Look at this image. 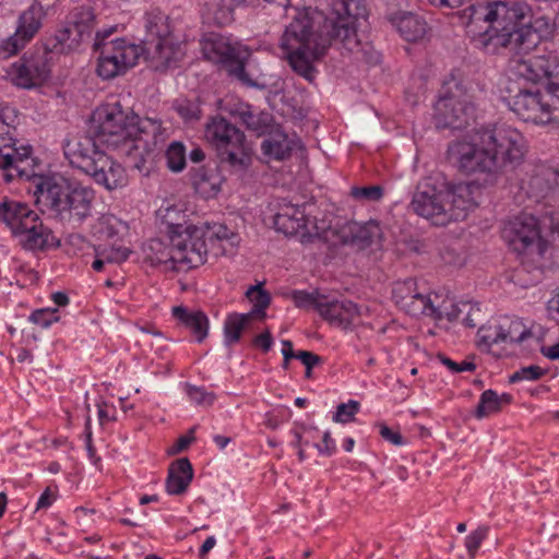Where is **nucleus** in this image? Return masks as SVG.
<instances>
[{
	"instance_id": "f257e3e1",
	"label": "nucleus",
	"mask_w": 559,
	"mask_h": 559,
	"mask_svg": "<svg viewBox=\"0 0 559 559\" xmlns=\"http://www.w3.org/2000/svg\"><path fill=\"white\" fill-rule=\"evenodd\" d=\"M462 24L478 46L490 53L511 55L507 80L522 84L547 80V88L559 91V58L528 56L550 29V19L532 21L531 5L522 0H493L486 5L472 4L461 12Z\"/></svg>"
},
{
	"instance_id": "f03ea898",
	"label": "nucleus",
	"mask_w": 559,
	"mask_h": 559,
	"mask_svg": "<svg viewBox=\"0 0 559 559\" xmlns=\"http://www.w3.org/2000/svg\"><path fill=\"white\" fill-rule=\"evenodd\" d=\"M95 139L74 134L66 139L63 153L70 165L88 175L105 154L96 141L119 151L129 157L138 169H142L146 158L164 143L165 130L159 121L144 118L123 110L119 103L98 107L92 118Z\"/></svg>"
},
{
	"instance_id": "7ed1b4c3",
	"label": "nucleus",
	"mask_w": 559,
	"mask_h": 559,
	"mask_svg": "<svg viewBox=\"0 0 559 559\" xmlns=\"http://www.w3.org/2000/svg\"><path fill=\"white\" fill-rule=\"evenodd\" d=\"M334 13L335 16L328 17L318 10L297 11L282 36L281 46L286 51L289 66L309 82L314 81L317 73L313 61L324 56L333 41H340L348 51L361 55L370 64L380 62V53L368 45L362 46L357 39L355 24L359 17H365L366 12L350 19L355 39L353 44L343 38L344 32L340 36L335 34L341 20L347 17V13L341 7L334 8Z\"/></svg>"
},
{
	"instance_id": "20e7f679",
	"label": "nucleus",
	"mask_w": 559,
	"mask_h": 559,
	"mask_svg": "<svg viewBox=\"0 0 559 559\" xmlns=\"http://www.w3.org/2000/svg\"><path fill=\"white\" fill-rule=\"evenodd\" d=\"M525 140L516 129L501 123L474 129L448 146V159L465 175H487L491 179L525 155Z\"/></svg>"
},
{
	"instance_id": "39448f33",
	"label": "nucleus",
	"mask_w": 559,
	"mask_h": 559,
	"mask_svg": "<svg viewBox=\"0 0 559 559\" xmlns=\"http://www.w3.org/2000/svg\"><path fill=\"white\" fill-rule=\"evenodd\" d=\"M37 201L49 207L63 223L78 227L92 214L94 190L64 177L39 178Z\"/></svg>"
},
{
	"instance_id": "423d86ee",
	"label": "nucleus",
	"mask_w": 559,
	"mask_h": 559,
	"mask_svg": "<svg viewBox=\"0 0 559 559\" xmlns=\"http://www.w3.org/2000/svg\"><path fill=\"white\" fill-rule=\"evenodd\" d=\"M502 236L513 250L526 257V261L513 274L514 283L521 287L538 283L542 278V259L548 243L540 237L537 219L530 214L515 216L506 224Z\"/></svg>"
},
{
	"instance_id": "0eeeda50",
	"label": "nucleus",
	"mask_w": 559,
	"mask_h": 559,
	"mask_svg": "<svg viewBox=\"0 0 559 559\" xmlns=\"http://www.w3.org/2000/svg\"><path fill=\"white\" fill-rule=\"evenodd\" d=\"M502 90L510 109L523 121L559 126V91L542 93L515 80H506Z\"/></svg>"
},
{
	"instance_id": "6e6552de",
	"label": "nucleus",
	"mask_w": 559,
	"mask_h": 559,
	"mask_svg": "<svg viewBox=\"0 0 559 559\" xmlns=\"http://www.w3.org/2000/svg\"><path fill=\"white\" fill-rule=\"evenodd\" d=\"M0 221L11 230L26 250H45L59 246L52 231L26 203L4 200L0 202Z\"/></svg>"
},
{
	"instance_id": "1a4fd4ad",
	"label": "nucleus",
	"mask_w": 559,
	"mask_h": 559,
	"mask_svg": "<svg viewBox=\"0 0 559 559\" xmlns=\"http://www.w3.org/2000/svg\"><path fill=\"white\" fill-rule=\"evenodd\" d=\"M204 138L215 150L218 163L224 169L242 174L251 165L245 133L224 117H213L207 121Z\"/></svg>"
},
{
	"instance_id": "9d476101",
	"label": "nucleus",
	"mask_w": 559,
	"mask_h": 559,
	"mask_svg": "<svg viewBox=\"0 0 559 559\" xmlns=\"http://www.w3.org/2000/svg\"><path fill=\"white\" fill-rule=\"evenodd\" d=\"M200 47L206 60L221 64L231 76L246 85H258L245 70L251 56L246 46L231 41L221 34L209 33L200 40Z\"/></svg>"
},
{
	"instance_id": "9b49d317",
	"label": "nucleus",
	"mask_w": 559,
	"mask_h": 559,
	"mask_svg": "<svg viewBox=\"0 0 559 559\" xmlns=\"http://www.w3.org/2000/svg\"><path fill=\"white\" fill-rule=\"evenodd\" d=\"M14 128L7 121L4 109L0 110V178L5 182L29 180L36 176L29 146H15Z\"/></svg>"
},
{
	"instance_id": "f8f14e48",
	"label": "nucleus",
	"mask_w": 559,
	"mask_h": 559,
	"mask_svg": "<svg viewBox=\"0 0 559 559\" xmlns=\"http://www.w3.org/2000/svg\"><path fill=\"white\" fill-rule=\"evenodd\" d=\"M206 234L203 228L193 225L169 226L177 272H187L205 263L209 253Z\"/></svg>"
},
{
	"instance_id": "ddd939ff",
	"label": "nucleus",
	"mask_w": 559,
	"mask_h": 559,
	"mask_svg": "<svg viewBox=\"0 0 559 559\" xmlns=\"http://www.w3.org/2000/svg\"><path fill=\"white\" fill-rule=\"evenodd\" d=\"M114 28L97 32L95 47L100 48L97 73L103 79L109 80L124 73L129 68L136 64L142 49L140 46L130 44L123 38L105 41Z\"/></svg>"
},
{
	"instance_id": "4468645a",
	"label": "nucleus",
	"mask_w": 559,
	"mask_h": 559,
	"mask_svg": "<svg viewBox=\"0 0 559 559\" xmlns=\"http://www.w3.org/2000/svg\"><path fill=\"white\" fill-rule=\"evenodd\" d=\"M474 116V104L467 91L456 82L449 83L435 106L438 128L462 129Z\"/></svg>"
},
{
	"instance_id": "2eb2a0df",
	"label": "nucleus",
	"mask_w": 559,
	"mask_h": 559,
	"mask_svg": "<svg viewBox=\"0 0 559 559\" xmlns=\"http://www.w3.org/2000/svg\"><path fill=\"white\" fill-rule=\"evenodd\" d=\"M445 197L447 182L426 178L418 183L411 207L436 225H447Z\"/></svg>"
},
{
	"instance_id": "dca6fc26",
	"label": "nucleus",
	"mask_w": 559,
	"mask_h": 559,
	"mask_svg": "<svg viewBox=\"0 0 559 559\" xmlns=\"http://www.w3.org/2000/svg\"><path fill=\"white\" fill-rule=\"evenodd\" d=\"M381 238V228L374 221L367 223L346 222L329 227L322 233V241L331 246H349L362 250L376 243Z\"/></svg>"
},
{
	"instance_id": "f3484780",
	"label": "nucleus",
	"mask_w": 559,
	"mask_h": 559,
	"mask_svg": "<svg viewBox=\"0 0 559 559\" xmlns=\"http://www.w3.org/2000/svg\"><path fill=\"white\" fill-rule=\"evenodd\" d=\"M308 217L304 206L284 203L273 217V224L277 231L286 236L300 235L302 243L322 241V234H312L308 228Z\"/></svg>"
},
{
	"instance_id": "a211bd4d",
	"label": "nucleus",
	"mask_w": 559,
	"mask_h": 559,
	"mask_svg": "<svg viewBox=\"0 0 559 559\" xmlns=\"http://www.w3.org/2000/svg\"><path fill=\"white\" fill-rule=\"evenodd\" d=\"M44 17L43 8L32 4L19 17L15 33L0 44V56L9 58L21 50L39 31Z\"/></svg>"
},
{
	"instance_id": "6ab92c4d",
	"label": "nucleus",
	"mask_w": 559,
	"mask_h": 559,
	"mask_svg": "<svg viewBox=\"0 0 559 559\" xmlns=\"http://www.w3.org/2000/svg\"><path fill=\"white\" fill-rule=\"evenodd\" d=\"M522 189L536 202L544 199L559 201V169L546 165H536L523 181Z\"/></svg>"
},
{
	"instance_id": "aec40b11",
	"label": "nucleus",
	"mask_w": 559,
	"mask_h": 559,
	"mask_svg": "<svg viewBox=\"0 0 559 559\" xmlns=\"http://www.w3.org/2000/svg\"><path fill=\"white\" fill-rule=\"evenodd\" d=\"M142 52L144 51L143 48ZM146 59L156 71H164L178 67L185 57V45L175 37L168 40L145 41Z\"/></svg>"
},
{
	"instance_id": "412c9836",
	"label": "nucleus",
	"mask_w": 559,
	"mask_h": 559,
	"mask_svg": "<svg viewBox=\"0 0 559 559\" xmlns=\"http://www.w3.org/2000/svg\"><path fill=\"white\" fill-rule=\"evenodd\" d=\"M479 188L473 182L447 183L445 216L447 224L452 221H462L476 205L475 192Z\"/></svg>"
},
{
	"instance_id": "4be33fe9",
	"label": "nucleus",
	"mask_w": 559,
	"mask_h": 559,
	"mask_svg": "<svg viewBox=\"0 0 559 559\" xmlns=\"http://www.w3.org/2000/svg\"><path fill=\"white\" fill-rule=\"evenodd\" d=\"M11 75L13 83L19 87L32 88L43 84L49 75L45 56H24L13 64Z\"/></svg>"
},
{
	"instance_id": "5701e85b",
	"label": "nucleus",
	"mask_w": 559,
	"mask_h": 559,
	"mask_svg": "<svg viewBox=\"0 0 559 559\" xmlns=\"http://www.w3.org/2000/svg\"><path fill=\"white\" fill-rule=\"evenodd\" d=\"M392 294L395 304L414 317L426 314L427 309H429L428 306H431V298L433 296V294L424 295L419 293L414 278L395 283Z\"/></svg>"
},
{
	"instance_id": "b1692460",
	"label": "nucleus",
	"mask_w": 559,
	"mask_h": 559,
	"mask_svg": "<svg viewBox=\"0 0 559 559\" xmlns=\"http://www.w3.org/2000/svg\"><path fill=\"white\" fill-rule=\"evenodd\" d=\"M322 300L319 302V314L335 326L348 329L360 317L359 307L350 300L329 296H324Z\"/></svg>"
},
{
	"instance_id": "393cba45",
	"label": "nucleus",
	"mask_w": 559,
	"mask_h": 559,
	"mask_svg": "<svg viewBox=\"0 0 559 559\" xmlns=\"http://www.w3.org/2000/svg\"><path fill=\"white\" fill-rule=\"evenodd\" d=\"M98 163L93 167L88 174L93 180L104 186L107 190H115L126 186L127 175L124 168L112 160L106 153L99 156Z\"/></svg>"
},
{
	"instance_id": "a878e982",
	"label": "nucleus",
	"mask_w": 559,
	"mask_h": 559,
	"mask_svg": "<svg viewBox=\"0 0 559 559\" xmlns=\"http://www.w3.org/2000/svg\"><path fill=\"white\" fill-rule=\"evenodd\" d=\"M145 260L152 265H160L165 271H176L177 263L175 262L174 247L170 246L169 235L167 241L155 238L148 240L143 246Z\"/></svg>"
},
{
	"instance_id": "bb28decb",
	"label": "nucleus",
	"mask_w": 559,
	"mask_h": 559,
	"mask_svg": "<svg viewBox=\"0 0 559 559\" xmlns=\"http://www.w3.org/2000/svg\"><path fill=\"white\" fill-rule=\"evenodd\" d=\"M193 478L192 465L187 457L174 461L168 468L166 491L169 495H181Z\"/></svg>"
},
{
	"instance_id": "cd10ccee",
	"label": "nucleus",
	"mask_w": 559,
	"mask_h": 559,
	"mask_svg": "<svg viewBox=\"0 0 559 559\" xmlns=\"http://www.w3.org/2000/svg\"><path fill=\"white\" fill-rule=\"evenodd\" d=\"M299 145V141L289 138L286 133L276 130L261 144L263 154L276 160H284L292 155V152Z\"/></svg>"
},
{
	"instance_id": "c85d7f7f",
	"label": "nucleus",
	"mask_w": 559,
	"mask_h": 559,
	"mask_svg": "<svg viewBox=\"0 0 559 559\" xmlns=\"http://www.w3.org/2000/svg\"><path fill=\"white\" fill-rule=\"evenodd\" d=\"M173 316L201 343L209 333V319L202 311H189L182 306L173 308Z\"/></svg>"
},
{
	"instance_id": "c756f323",
	"label": "nucleus",
	"mask_w": 559,
	"mask_h": 559,
	"mask_svg": "<svg viewBox=\"0 0 559 559\" xmlns=\"http://www.w3.org/2000/svg\"><path fill=\"white\" fill-rule=\"evenodd\" d=\"M400 35L407 41L421 39L427 32V23L418 15L403 13L392 20Z\"/></svg>"
},
{
	"instance_id": "7c9ffc66",
	"label": "nucleus",
	"mask_w": 559,
	"mask_h": 559,
	"mask_svg": "<svg viewBox=\"0 0 559 559\" xmlns=\"http://www.w3.org/2000/svg\"><path fill=\"white\" fill-rule=\"evenodd\" d=\"M498 331L504 344H520L532 337L531 330L518 318H501L498 321Z\"/></svg>"
},
{
	"instance_id": "2f4dec72",
	"label": "nucleus",
	"mask_w": 559,
	"mask_h": 559,
	"mask_svg": "<svg viewBox=\"0 0 559 559\" xmlns=\"http://www.w3.org/2000/svg\"><path fill=\"white\" fill-rule=\"evenodd\" d=\"M145 29V41L168 40V38H174L169 25V19L162 12H151L146 15Z\"/></svg>"
},
{
	"instance_id": "473e14b6",
	"label": "nucleus",
	"mask_w": 559,
	"mask_h": 559,
	"mask_svg": "<svg viewBox=\"0 0 559 559\" xmlns=\"http://www.w3.org/2000/svg\"><path fill=\"white\" fill-rule=\"evenodd\" d=\"M441 297L438 294H433L431 298V306H428L425 316L430 317L435 320H442L447 318L449 321L459 320L460 316L464 312V302L459 305L451 304L444 299L440 301Z\"/></svg>"
},
{
	"instance_id": "72a5a7b5",
	"label": "nucleus",
	"mask_w": 559,
	"mask_h": 559,
	"mask_svg": "<svg viewBox=\"0 0 559 559\" xmlns=\"http://www.w3.org/2000/svg\"><path fill=\"white\" fill-rule=\"evenodd\" d=\"M347 13V17L341 20V24L338 28H336L335 34L341 35L342 32L345 33L344 39L353 44L355 41L353 35V28L350 27V22L353 16L361 15L365 13V7L361 4L360 0H340L335 3L334 8H340Z\"/></svg>"
},
{
	"instance_id": "f704fd0d",
	"label": "nucleus",
	"mask_w": 559,
	"mask_h": 559,
	"mask_svg": "<svg viewBox=\"0 0 559 559\" xmlns=\"http://www.w3.org/2000/svg\"><path fill=\"white\" fill-rule=\"evenodd\" d=\"M206 239L212 246L214 241L219 242L222 254H233L240 241L238 234L230 230L225 225H214L209 231V236L206 235Z\"/></svg>"
},
{
	"instance_id": "c9c22d12",
	"label": "nucleus",
	"mask_w": 559,
	"mask_h": 559,
	"mask_svg": "<svg viewBox=\"0 0 559 559\" xmlns=\"http://www.w3.org/2000/svg\"><path fill=\"white\" fill-rule=\"evenodd\" d=\"M250 314L246 313H231L229 314L224 324V340L226 345H231L240 340L242 330L251 321Z\"/></svg>"
},
{
	"instance_id": "e433bc0d",
	"label": "nucleus",
	"mask_w": 559,
	"mask_h": 559,
	"mask_svg": "<svg viewBox=\"0 0 559 559\" xmlns=\"http://www.w3.org/2000/svg\"><path fill=\"white\" fill-rule=\"evenodd\" d=\"M83 38L82 31H78V28L69 23L68 26L56 33V44H53L52 48L59 52H69L75 49Z\"/></svg>"
},
{
	"instance_id": "4c0bfd02",
	"label": "nucleus",
	"mask_w": 559,
	"mask_h": 559,
	"mask_svg": "<svg viewBox=\"0 0 559 559\" xmlns=\"http://www.w3.org/2000/svg\"><path fill=\"white\" fill-rule=\"evenodd\" d=\"M246 296L249 299V301L252 302L253 305L251 311L247 312L246 314H250L251 319L265 318V309L269 307L271 302V297L269 293L262 288L261 284L248 288Z\"/></svg>"
},
{
	"instance_id": "58836bf2",
	"label": "nucleus",
	"mask_w": 559,
	"mask_h": 559,
	"mask_svg": "<svg viewBox=\"0 0 559 559\" xmlns=\"http://www.w3.org/2000/svg\"><path fill=\"white\" fill-rule=\"evenodd\" d=\"M240 120L246 124V127L252 131L258 133H265L270 127L272 121V117L267 112H253L250 110L249 106L246 109H241L239 111Z\"/></svg>"
},
{
	"instance_id": "ea45409f",
	"label": "nucleus",
	"mask_w": 559,
	"mask_h": 559,
	"mask_svg": "<svg viewBox=\"0 0 559 559\" xmlns=\"http://www.w3.org/2000/svg\"><path fill=\"white\" fill-rule=\"evenodd\" d=\"M239 0H219L211 4L213 21L219 25H228L234 20V10Z\"/></svg>"
},
{
	"instance_id": "a19ab883",
	"label": "nucleus",
	"mask_w": 559,
	"mask_h": 559,
	"mask_svg": "<svg viewBox=\"0 0 559 559\" xmlns=\"http://www.w3.org/2000/svg\"><path fill=\"white\" fill-rule=\"evenodd\" d=\"M501 409L499 395L493 390H486L481 393L479 403L475 409V416L478 419L488 417Z\"/></svg>"
},
{
	"instance_id": "79ce46f5",
	"label": "nucleus",
	"mask_w": 559,
	"mask_h": 559,
	"mask_svg": "<svg viewBox=\"0 0 559 559\" xmlns=\"http://www.w3.org/2000/svg\"><path fill=\"white\" fill-rule=\"evenodd\" d=\"M95 15L91 8H79L71 13L69 23L73 25L78 31H82L83 37L90 36Z\"/></svg>"
},
{
	"instance_id": "37998d69",
	"label": "nucleus",
	"mask_w": 559,
	"mask_h": 559,
	"mask_svg": "<svg viewBox=\"0 0 559 559\" xmlns=\"http://www.w3.org/2000/svg\"><path fill=\"white\" fill-rule=\"evenodd\" d=\"M325 295L320 294L317 290L311 293L306 290H293L290 294V298L293 299L295 306L300 309H314L319 312V302L323 301Z\"/></svg>"
},
{
	"instance_id": "c03bdc74",
	"label": "nucleus",
	"mask_w": 559,
	"mask_h": 559,
	"mask_svg": "<svg viewBox=\"0 0 559 559\" xmlns=\"http://www.w3.org/2000/svg\"><path fill=\"white\" fill-rule=\"evenodd\" d=\"M185 392L192 403L201 407H210L216 400V394L214 392H210L203 386H197L190 383L185 384Z\"/></svg>"
},
{
	"instance_id": "a18cd8bd",
	"label": "nucleus",
	"mask_w": 559,
	"mask_h": 559,
	"mask_svg": "<svg viewBox=\"0 0 559 559\" xmlns=\"http://www.w3.org/2000/svg\"><path fill=\"white\" fill-rule=\"evenodd\" d=\"M547 311L559 325V292L548 301ZM540 353L550 360H559V342L551 346H543Z\"/></svg>"
},
{
	"instance_id": "49530a36",
	"label": "nucleus",
	"mask_w": 559,
	"mask_h": 559,
	"mask_svg": "<svg viewBox=\"0 0 559 559\" xmlns=\"http://www.w3.org/2000/svg\"><path fill=\"white\" fill-rule=\"evenodd\" d=\"M121 222L114 215H104L96 226V235L99 240H111L119 234Z\"/></svg>"
},
{
	"instance_id": "de8ad7c7",
	"label": "nucleus",
	"mask_w": 559,
	"mask_h": 559,
	"mask_svg": "<svg viewBox=\"0 0 559 559\" xmlns=\"http://www.w3.org/2000/svg\"><path fill=\"white\" fill-rule=\"evenodd\" d=\"M174 109L186 122H194L201 118V108L197 100L177 99Z\"/></svg>"
},
{
	"instance_id": "09e8293b",
	"label": "nucleus",
	"mask_w": 559,
	"mask_h": 559,
	"mask_svg": "<svg viewBox=\"0 0 559 559\" xmlns=\"http://www.w3.org/2000/svg\"><path fill=\"white\" fill-rule=\"evenodd\" d=\"M167 166L173 171H181L186 166V148L180 142H173L166 151Z\"/></svg>"
},
{
	"instance_id": "8fccbe9b",
	"label": "nucleus",
	"mask_w": 559,
	"mask_h": 559,
	"mask_svg": "<svg viewBox=\"0 0 559 559\" xmlns=\"http://www.w3.org/2000/svg\"><path fill=\"white\" fill-rule=\"evenodd\" d=\"M96 255L104 257L107 263H122L129 258L130 251L128 248L112 245L110 248L99 245L95 249Z\"/></svg>"
},
{
	"instance_id": "3c124183",
	"label": "nucleus",
	"mask_w": 559,
	"mask_h": 559,
	"mask_svg": "<svg viewBox=\"0 0 559 559\" xmlns=\"http://www.w3.org/2000/svg\"><path fill=\"white\" fill-rule=\"evenodd\" d=\"M384 194L383 188L379 185L354 187L352 188L350 195L362 202H378Z\"/></svg>"
},
{
	"instance_id": "603ef678",
	"label": "nucleus",
	"mask_w": 559,
	"mask_h": 559,
	"mask_svg": "<svg viewBox=\"0 0 559 559\" xmlns=\"http://www.w3.org/2000/svg\"><path fill=\"white\" fill-rule=\"evenodd\" d=\"M489 527L486 525L478 526L465 538V547L471 559H474L481 543L487 538Z\"/></svg>"
},
{
	"instance_id": "864d4df0",
	"label": "nucleus",
	"mask_w": 559,
	"mask_h": 559,
	"mask_svg": "<svg viewBox=\"0 0 559 559\" xmlns=\"http://www.w3.org/2000/svg\"><path fill=\"white\" fill-rule=\"evenodd\" d=\"M359 407L360 404L357 401L350 400L348 403H342L337 406L333 420L341 424L352 423L355 420Z\"/></svg>"
},
{
	"instance_id": "5fc2aeb1",
	"label": "nucleus",
	"mask_w": 559,
	"mask_h": 559,
	"mask_svg": "<svg viewBox=\"0 0 559 559\" xmlns=\"http://www.w3.org/2000/svg\"><path fill=\"white\" fill-rule=\"evenodd\" d=\"M29 320L41 328H48L51 323L59 320L58 309L56 308H43L35 310Z\"/></svg>"
},
{
	"instance_id": "6e6d98bb",
	"label": "nucleus",
	"mask_w": 559,
	"mask_h": 559,
	"mask_svg": "<svg viewBox=\"0 0 559 559\" xmlns=\"http://www.w3.org/2000/svg\"><path fill=\"white\" fill-rule=\"evenodd\" d=\"M479 344L491 346L493 344L502 343L500 331H498V322L493 325L481 326L478 330Z\"/></svg>"
},
{
	"instance_id": "4d7b16f0",
	"label": "nucleus",
	"mask_w": 559,
	"mask_h": 559,
	"mask_svg": "<svg viewBox=\"0 0 559 559\" xmlns=\"http://www.w3.org/2000/svg\"><path fill=\"white\" fill-rule=\"evenodd\" d=\"M545 374V370L540 367L532 365L523 367L510 377V382H518L522 380H537Z\"/></svg>"
},
{
	"instance_id": "13d9d810",
	"label": "nucleus",
	"mask_w": 559,
	"mask_h": 559,
	"mask_svg": "<svg viewBox=\"0 0 559 559\" xmlns=\"http://www.w3.org/2000/svg\"><path fill=\"white\" fill-rule=\"evenodd\" d=\"M193 185L197 189L201 190L204 193L213 192L216 193L219 188L216 183L210 182V177L205 173L204 169H199L193 179Z\"/></svg>"
},
{
	"instance_id": "bf43d9fd",
	"label": "nucleus",
	"mask_w": 559,
	"mask_h": 559,
	"mask_svg": "<svg viewBox=\"0 0 559 559\" xmlns=\"http://www.w3.org/2000/svg\"><path fill=\"white\" fill-rule=\"evenodd\" d=\"M463 323L467 328H475L480 319V308L478 305L464 302Z\"/></svg>"
},
{
	"instance_id": "052dcab7",
	"label": "nucleus",
	"mask_w": 559,
	"mask_h": 559,
	"mask_svg": "<svg viewBox=\"0 0 559 559\" xmlns=\"http://www.w3.org/2000/svg\"><path fill=\"white\" fill-rule=\"evenodd\" d=\"M439 359L452 372L474 371L476 368L475 364L468 360L456 362L443 355H439Z\"/></svg>"
},
{
	"instance_id": "680f3d73",
	"label": "nucleus",
	"mask_w": 559,
	"mask_h": 559,
	"mask_svg": "<svg viewBox=\"0 0 559 559\" xmlns=\"http://www.w3.org/2000/svg\"><path fill=\"white\" fill-rule=\"evenodd\" d=\"M296 358L305 365L306 369H312L314 366L321 362L320 356L308 350H299L296 355Z\"/></svg>"
},
{
	"instance_id": "e2e57ef3",
	"label": "nucleus",
	"mask_w": 559,
	"mask_h": 559,
	"mask_svg": "<svg viewBox=\"0 0 559 559\" xmlns=\"http://www.w3.org/2000/svg\"><path fill=\"white\" fill-rule=\"evenodd\" d=\"M380 435L383 439H385L386 441L391 442L394 445L404 444L403 437L399 432L390 429L388 426H381Z\"/></svg>"
},
{
	"instance_id": "0e129e2a",
	"label": "nucleus",
	"mask_w": 559,
	"mask_h": 559,
	"mask_svg": "<svg viewBox=\"0 0 559 559\" xmlns=\"http://www.w3.org/2000/svg\"><path fill=\"white\" fill-rule=\"evenodd\" d=\"M322 443L323 445L317 444V448L320 453L330 456L335 452V442L332 439L331 433L329 431L324 432Z\"/></svg>"
},
{
	"instance_id": "69168bd1",
	"label": "nucleus",
	"mask_w": 559,
	"mask_h": 559,
	"mask_svg": "<svg viewBox=\"0 0 559 559\" xmlns=\"http://www.w3.org/2000/svg\"><path fill=\"white\" fill-rule=\"evenodd\" d=\"M194 428L190 429L188 436H182L178 439L175 448L170 451L171 454L183 451L194 440Z\"/></svg>"
},
{
	"instance_id": "338daca9",
	"label": "nucleus",
	"mask_w": 559,
	"mask_h": 559,
	"mask_svg": "<svg viewBox=\"0 0 559 559\" xmlns=\"http://www.w3.org/2000/svg\"><path fill=\"white\" fill-rule=\"evenodd\" d=\"M282 345H283L282 354L284 356L283 368L287 369L289 359L296 358L297 353L294 352L293 343L290 341L284 340V341H282Z\"/></svg>"
},
{
	"instance_id": "774afa93",
	"label": "nucleus",
	"mask_w": 559,
	"mask_h": 559,
	"mask_svg": "<svg viewBox=\"0 0 559 559\" xmlns=\"http://www.w3.org/2000/svg\"><path fill=\"white\" fill-rule=\"evenodd\" d=\"M272 343L273 340L267 330L254 338V344L261 347L263 352H267L271 348Z\"/></svg>"
}]
</instances>
